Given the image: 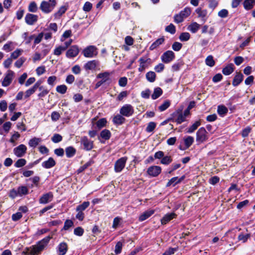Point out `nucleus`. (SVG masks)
Listing matches in <instances>:
<instances>
[{"label": "nucleus", "mask_w": 255, "mask_h": 255, "mask_svg": "<svg viewBox=\"0 0 255 255\" xmlns=\"http://www.w3.org/2000/svg\"><path fill=\"white\" fill-rule=\"evenodd\" d=\"M51 237L50 236H47L39 241L36 245L32 247L30 250V253L33 255H34V254H40L47 245Z\"/></svg>", "instance_id": "obj_1"}, {"label": "nucleus", "mask_w": 255, "mask_h": 255, "mask_svg": "<svg viewBox=\"0 0 255 255\" xmlns=\"http://www.w3.org/2000/svg\"><path fill=\"white\" fill-rule=\"evenodd\" d=\"M191 10L189 7H185L183 10L181 11L179 13L176 14L174 17V21L176 23H180L183 20L187 17L191 13Z\"/></svg>", "instance_id": "obj_2"}, {"label": "nucleus", "mask_w": 255, "mask_h": 255, "mask_svg": "<svg viewBox=\"0 0 255 255\" xmlns=\"http://www.w3.org/2000/svg\"><path fill=\"white\" fill-rule=\"evenodd\" d=\"M207 134L208 133L204 128H200L196 132V141L198 143H201L206 141L208 138Z\"/></svg>", "instance_id": "obj_3"}, {"label": "nucleus", "mask_w": 255, "mask_h": 255, "mask_svg": "<svg viewBox=\"0 0 255 255\" xmlns=\"http://www.w3.org/2000/svg\"><path fill=\"white\" fill-rule=\"evenodd\" d=\"M55 4L56 1L55 0H49V2L43 1L41 3L40 8L42 11L48 13L54 8Z\"/></svg>", "instance_id": "obj_4"}, {"label": "nucleus", "mask_w": 255, "mask_h": 255, "mask_svg": "<svg viewBox=\"0 0 255 255\" xmlns=\"http://www.w3.org/2000/svg\"><path fill=\"white\" fill-rule=\"evenodd\" d=\"M134 112L133 107L130 105H126L122 107L120 110V114L126 117L131 116Z\"/></svg>", "instance_id": "obj_5"}, {"label": "nucleus", "mask_w": 255, "mask_h": 255, "mask_svg": "<svg viewBox=\"0 0 255 255\" xmlns=\"http://www.w3.org/2000/svg\"><path fill=\"white\" fill-rule=\"evenodd\" d=\"M83 54L86 57H92L98 54L97 49L94 46H89L84 50Z\"/></svg>", "instance_id": "obj_6"}, {"label": "nucleus", "mask_w": 255, "mask_h": 255, "mask_svg": "<svg viewBox=\"0 0 255 255\" xmlns=\"http://www.w3.org/2000/svg\"><path fill=\"white\" fill-rule=\"evenodd\" d=\"M127 157H123L118 159L115 164V170L117 172H121L125 167Z\"/></svg>", "instance_id": "obj_7"}, {"label": "nucleus", "mask_w": 255, "mask_h": 255, "mask_svg": "<svg viewBox=\"0 0 255 255\" xmlns=\"http://www.w3.org/2000/svg\"><path fill=\"white\" fill-rule=\"evenodd\" d=\"M175 58L174 53L171 51L168 50L165 52L162 55L161 59L162 61L165 63H168L171 62Z\"/></svg>", "instance_id": "obj_8"}, {"label": "nucleus", "mask_w": 255, "mask_h": 255, "mask_svg": "<svg viewBox=\"0 0 255 255\" xmlns=\"http://www.w3.org/2000/svg\"><path fill=\"white\" fill-rule=\"evenodd\" d=\"M26 150V146L21 144L13 149V152L17 157H21L25 155Z\"/></svg>", "instance_id": "obj_9"}, {"label": "nucleus", "mask_w": 255, "mask_h": 255, "mask_svg": "<svg viewBox=\"0 0 255 255\" xmlns=\"http://www.w3.org/2000/svg\"><path fill=\"white\" fill-rule=\"evenodd\" d=\"M14 75V72L11 70L8 71L7 74L4 77L2 82V85L4 87H7L11 83L13 77Z\"/></svg>", "instance_id": "obj_10"}, {"label": "nucleus", "mask_w": 255, "mask_h": 255, "mask_svg": "<svg viewBox=\"0 0 255 255\" xmlns=\"http://www.w3.org/2000/svg\"><path fill=\"white\" fill-rule=\"evenodd\" d=\"M53 198V195L52 192H48L43 194L39 199L40 204H46L51 202Z\"/></svg>", "instance_id": "obj_11"}, {"label": "nucleus", "mask_w": 255, "mask_h": 255, "mask_svg": "<svg viewBox=\"0 0 255 255\" xmlns=\"http://www.w3.org/2000/svg\"><path fill=\"white\" fill-rule=\"evenodd\" d=\"M81 143L84 145V148L86 150H90L93 147V141L89 140L86 136L82 138Z\"/></svg>", "instance_id": "obj_12"}, {"label": "nucleus", "mask_w": 255, "mask_h": 255, "mask_svg": "<svg viewBox=\"0 0 255 255\" xmlns=\"http://www.w3.org/2000/svg\"><path fill=\"white\" fill-rule=\"evenodd\" d=\"M79 49L76 45L72 46L67 51L66 56L67 57H74L76 56L79 53Z\"/></svg>", "instance_id": "obj_13"}, {"label": "nucleus", "mask_w": 255, "mask_h": 255, "mask_svg": "<svg viewBox=\"0 0 255 255\" xmlns=\"http://www.w3.org/2000/svg\"><path fill=\"white\" fill-rule=\"evenodd\" d=\"M38 16L36 15L28 13L26 15L25 17V22L29 25L33 24L37 21Z\"/></svg>", "instance_id": "obj_14"}, {"label": "nucleus", "mask_w": 255, "mask_h": 255, "mask_svg": "<svg viewBox=\"0 0 255 255\" xmlns=\"http://www.w3.org/2000/svg\"><path fill=\"white\" fill-rule=\"evenodd\" d=\"M139 61L140 62V65H139V67L138 68V70L140 72H142L143 70H144V69L146 68H147L148 66V65H149L150 59L141 58Z\"/></svg>", "instance_id": "obj_15"}, {"label": "nucleus", "mask_w": 255, "mask_h": 255, "mask_svg": "<svg viewBox=\"0 0 255 255\" xmlns=\"http://www.w3.org/2000/svg\"><path fill=\"white\" fill-rule=\"evenodd\" d=\"M40 85V82H37L31 88L27 90L25 92V97L28 98L30 95L33 94L35 92V91L37 90V89L38 88H39L40 90H42V87H39Z\"/></svg>", "instance_id": "obj_16"}, {"label": "nucleus", "mask_w": 255, "mask_h": 255, "mask_svg": "<svg viewBox=\"0 0 255 255\" xmlns=\"http://www.w3.org/2000/svg\"><path fill=\"white\" fill-rule=\"evenodd\" d=\"M172 161V159L170 156H164V153L160 151V163L165 165H168Z\"/></svg>", "instance_id": "obj_17"}, {"label": "nucleus", "mask_w": 255, "mask_h": 255, "mask_svg": "<svg viewBox=\"0 0 255 255\" xmlns=\"http://www.w3.org/2000/svg\"><path fill=\"white\" fill-rule=\"evenodd\" d=\"M148 174L152 176H156L159 173V168L157 166L150 167L147 170Z\"/></svg>", "instance_id": "obj_18"}, {"label": "nucleus", "mask_w": 255, "mask_h": 255, "mask_svg": "<svg viewBox=\"0 0 255 255\" xmlns=\"http://www.w3.org/2000/svg\"><path fill=\"white\" fill-rule=\"evenodd\" d=\"M194 141V137L191 136H185L183 138L184 144L185 145L184 149L188 148L193 143Z\"/></svg>", "instance_id": "obj_19"}, {"label": "nucleus", "mask_w": 255, "mask_h": 255, "mask_svg": "<svg viewBox=\"0 0 255 255\" xmlns=\"http://www.w3.org/2000/svg\"><path fill=\"white\" fill-rule=\"evenodd\" d=\"M200 25L196 22H192L187 27V29L193 33L197 32L199 29Z\"/></svg>", "instance_id": "obj_20"}, {"label": "nucleus", "mask_w": 255, "mask_h": 255, "mask_svg": "<svg viewBox=\"0 0 255 255\" xmlns=\"http://www.w3.org/2000/svg\"><path fill=\"white\" fill-rule=\"evenodd\" d=\"M234 66L232 63L227 65L222 70L223 74L225 75H229L233 72Z\"/></svg>", "instance_id": "obj_21"}, {"label": "nucleus", "mask_w": 255, "mask_h": 255, "mask_svg": "<svg viewBox=\"0 0 255 255\" xmlns=\"http://www.w3.org/2000/svg\"><path fill=\"white\" fill-rule=\"evenodd\" d=\"M185 178V176H182L180 178H178L177 177H174L172 178L167 183V186L173 185L175 186L178 183L181 182L182 180Z\"/></svg>", "instance_id": "obj_22"}, {"label": "nucleus", "mask_w": 255, "mask_h": 255, "mask_svg": "<svg viewBox=\"0 0 255 255\" xmlns=\"http://www.w3.org/2000/svg\"><path fill=\"white\" fill-rule=\"evenodd\" d=\"M243 80V75L241 73H237L233 79L232 84L234 86H237L242 82Z\"/></svg>", "instance_id": "obj_23"}, {"label": "nucleus", "mask_w": 255, "mask_h": 255, "mask_svg": "<svg viewBox=\"0 0 255 255\" xmlns=\"http://www.w3.org/2000/svg\"><path fill=\"white\" fill-rule=\"evenodd\" d=\"M154 212L153 210H149L143 212L139 217V220L141 222L143 221L148 218Z\"/></svg>", "instance_id": "obj_24"}, {"label": "nucleus", "mask_w": 255, "mask_h": 255, "mask_svg": "<svg viewBox=\"0 0 255 255\" xmlns=\"http://www.w3.org/2000/svg\"><path fill=\"white\" fill-rule=\"evenodd\" d=\"M176 215L173 213L166 214L163 218L161 220L162 224H166L169 222L172 219L175 218Z\"/></svg>", "instance_id": "obj_25"}, {"label": "nucleus", "mask_w": 255, "mask_h": 255, "mask_svg": "<svg viewBox=\"0 0 255 255\" xmlns=\"http://www.w3.org/2000/svg\"><path fill=\"white\" fill-rule=\"evenodd\" d=\"M56 163L53 158L50 157L49 159L42 164L43 167L46 168H50L53 167L55 165Z\"/></svg>", "instance_id": "obj_26"}, {"label": "nucleus", "mask_w": 255, "mask_h": 255, "mask_svg": "<svg viewBox=\"0 0 255 255\" xmlns=\"http://www.w3.org/2000/svg\"><path fill=\"white\" fill-rule=\"evenodd\" d=\"M195 11L198 14V17L201 18L204 21L206 20L205 17L208 13L207 9H202L201 8L198 7L196 9Z\"/></svg>", "instance_id": "obj_27"}, {"label": "nucleus", "mask_w": 255, "mask_h": 255, "mask_svg": "<svg viewBox=\"0 0 255 255\" xmlns=\"http://www.w3.org/2000/svg\"><path fill=\"white\" fill-rule=\"evenodd\" d=\"M97 77L101 79V80L104 83L108 81L110 79V73L107 72L99 73Z\"/></svg>", "instance_id": "obj_28"}, {"label": "nucleus", "mask_w": 255, "mask_h": 255, "mask_svg": "<svg viewBox=\"0 0 255 255\" xmlns=\"http://www.w3.org/2000/svg\"><path fill=\"white\" fill-rule=\"evenodd\" d=\"M41 141L40 138L34 137L29 140L28 145L32 147H35Z\"/></svg>", "instance_id": "obj_29"}, {"label": "nucleus", "mask_w": 255, "mask_h": 255, "mask_svg": "<svg viewBox=\"0 0 255 255\" xmlns=\"http://www.w3.org/2000/svg\"><path fill=\"white\" fill-rule=\"evenodd\" d=\"M200 125L201 123L200 121H196L192 126L187 128V132L189 133L193 132Z\"/></svg>", "instance_id": "obj_30"}, {"label": "nucleus", "mask_w": 255, "mask_h": 255, "mask_svg": "<svg viewBox=\"0 0 255 255\" xmlns=\"http://www.w3.org/2000/svg\"><path fill=\"white\" fill-rule=\"evenodd\" d=\"M255 0H245L243 3L244 7L246 10L251 9L255 3Z\"/></svg>", "instance_id": "obj_31"}, {"label": "nucleus", "mask_w": 255, "mask_h": 255, "mask_svg": "<svg viewBox=\"0 0 255 255\" xmlns=\"http://www.w3.org/2000/svg\"><path fill=\"white\" fill-rule=\"evenodd\" d=\"M125 121V118L120 115L116 116L113 119L114 123L118 125H121L124 123Z\"/></svg>", "instance_id": "obj_32"}, {"label": "nucleus", "mask_w": 255, "mask_h": 255, "mask_svg": "<svg viewBox=\"0 0 255 255\" xmlns=\"http://www.w3.org/2000/svg\"><path fill=\"white\" fill-rule=\"evenodd\" d=\"M156 74L154 72L150 71L146 73V79L150 82H153L155 81Z\"/></svg>", "instance_id": "obj_33"}, {"label": "nucleus", "mask_w": 255, "mask_h": 255, "mask_svg": "<svg viewBox=\"0 0 255 255\" xmlns=\"http://www.w3.org/2000/svg\"><path fill=\"white\" fill-rule=\"evenodd\" d=\"M228 110L227 107L223 105H220L218 107L217 112L219 115L223 116L228 113Z\"/></svg>", "instance_id": "obj_34"}, {"label": "nucleus", "mask_w": 255, "mask_h": 255, "mask_svg": "<svg viewBox=\"0 0 255 255\" xmlns=\"http://www.w3.org/2000/svg\"><path fill=\"white\" fill-rule=\"evenodd\" d=\"M206 64L210 67H213L215 65V62L212 55H209L205 59Z\"/></svg>", "instance_id": "obj_35"}, {"label": "nucleus", "mask_w": 255, "mask_h": 255, "mask_svg": "<svg viewBox=\"0 0 255 255\" xmlns=\"http://www.w3.org/2000/svg\"><path fill=\"white\" fill-rule=\"evenodd\" d=\"M97 66V62L95 60H93L88 62L85 65V68L88 70H93Z\"/></svg>", "instance_id": "obj_36"}, {"label": "nucleus", "mask_w": 255, "mask_h": 255, "mask_svg": "<svg viewBox=\"0 0 255 255\" xmlns=\"http://www.w3.org/2000/svg\"><path fill=\"white\" fill-rule=\"evenodd\" d=\"M89 202H84L82 204L77 206L76 211L83 212V211L85 210L89 206Z\"/></svg>", "instance_id": "obj_37"}, {"label": "nucleus", "mask_w": 255, "mask_h": 255, "mask_svg": "<svg viewBox=\"0 0 255 255\" xmlns=\"http://www.w3.org/2000/svg\"><path fill=\"white\" fill-rule=\"evenodd\" d=\"M65 151L67 156L70 157L75 154L76 150L73 147L70 146L66 148Z\"/></svg>", "instance_id": "obj_38"}, {"label": "nucleus", "mask_w": 255, "mask_h": 255, "mask_svg": "<svg viewBox=\"0 0 255 255\" xmlns=\"http://www.w3.org/2000/svg\"><path fill=\"white\" fill-rule=\"evenodd\" d=\"M67 250V245L64 243H61L59 246V251L60 253L64 255L66 254Z\"/></svg>", "instance_id": "obj_39"}, {"label": "nucleus", "mask_w": 255, "mask_h": 255, "mask_svg": "<svg viewBox=\"0 0 255 255\" xmlns=\"http://www.w3.org/2000/svg\"><path fill=\"white\" fill-rule=\"evenodd\" d=\"M101 136L106 140L109 139L111 136V132L108 129H104L101 132Z\"/></svg>", "instance_id": "obj_40"}, {"label": "nucleus", "mask_w": 255, "mask_h": 255, "mask_svg": "<svg viewBox=\"0 0 255 255\" xmlns=\"http://www.w3.org/2000/svg\"><path fill=\"white\" fill-rule=\"evenodd\" d=\"M190 35L188 32H183L179 36V39L181 41H186L189 39Z\"/></svg>", "instance_id": "obj_41"}, {"label": "nucleus", "mask_w": 255, "mask_h": 255, "mask_svg": "<svg viewBox=\"0 0 255 255\" xmlns=\"http://www.w3.org/2000/svg\"><path fill=\"white\" fill-rule=\"evenodd\" d=\"M165 30L172 34H174L176 32V28L172 23H170L169 25L166 27Z\"/></svg>", "instance_id": "obj_42"}, {"label": "nucleus", "mask_w": 255, "mask_h": 255, "mask_svg": "<svg viewBox=\"0 0 255 255\" xmlns=\"http://www.w3.org/2000/svg\"><path fill=\"white\" fill-rule=\"evenodd\" d=\"M186 118L183 115V113H180L177 115V117L175 119V121L177 124H180L184 122Z\"/></svg>", "instance_id": "obj_43"}, {"label": "nucleus", "mask_w": 255, "mask_h": 255, "mask_svg": "<svg viewBox=\"0 0 255 255\" xmlns=\"http://www.w3.org/2000/svg\"><path fill=\"white\" fill-rule=\"evenodd\" d=\"M22 51V50L17 49L11 54L10 58L12 59H16L19 56H20L21 54Z\"/></svg>", "instance_id": "obj_44"}, {"label": "nucleus", "mask_w": 255, "mask_h": 255, "mask_svg": "<svg viewBox=\"0 0 255 255\" xmlns=\"http://www.w3.org/2000/svg\"><path fill=\"white\" fill-rule=\"evenodd\" d=\"M26 160L23 158L18 159L15 163L14 165L16 167H21L23 166L26 164Z\"/></svg>", "instance_id": "obj_45"}, {"label": "nucleus", "mask_w": 255, "mask_h": 255, "mask_svg": "<svg viewBox=\"0 0 255 255\" xmlns=\"http://www.w3.org/2000/svg\"><path fill=\"white\" fill-rule=\"evenodd\" d=\"M18 195L20 196H22L23 195H25L28 192L27 188L25 186H21L18 188Z\"/></svg>", "instance_id": "obj_46"}, {"label": "nucleus", "mask_w": 255, "mask_h": 255, "mask_svg": "<svg viewBox=\"0 0 255 255\" xmlns=\"http://www.w3.org/2000/svg\"><path fill=\"white\" fill-rule=\"evenodd\" d=\"M170 102L169 100H165L160 105V111H164L166 110L170 105Z\"/></svg>", "instance_id": "obj_47"}, {"label": "nucleus", "mask_w": 255, "mask_h": 255, "mask_svg": "<svg viewBox=\"0 0 255 255\" xmlns=\"http://www.w3.org/2000/svg\"><path fill=\"white\" fill-rule=\"evenodd\" d=\"M37 9V7L36 3L34 1L30 2L28 6V10L30 12H35Z\"/></svg>", "instance_id": "obj_48"}, {"label": "nucleus", "mask_w": 255, "mask_h": 255, "mask_svg": "<svg viewBox=\"0 0 255 255\" xmlns=\"http://www.w3.org/2000/svg\"><path fill=\"white\" fill-rule=\"evenodd\" d=\"M107 121L105 119H100L96 123L97 126L99 128H101L105 126Z\"/></svg>", "instance_id": "obj_49"}, {"label": "nucleus", "mask_w": 255, "mask_h": 255, "mask_svg": "<svg viewBox=\"0 0 255 255\" xmlns=\"http://www.w3.org/2000/svg\"><path fill=\"white\" fill-rule=\"evenodd\" d=\"M67 87L64 85L58 86L56 88L57 92L62 94L65 93Z\"/></svg>", "instance_id": "obj_50"}, {"label": "nucleus", "mask_w": 255, "mask_h": 255, "mask_svg": "<svg viewBox=\"0 0 255 255\" xmlns=\"http://www.w3.org/2000/svg\"><path fill=\"white\" fill-rule=\"evenodd\" d=\"M62 139V136L59 134H54L51 138L52 141L55 143L59 142L61 141Z\"/></svg>", "instance_id": "obj_51"}, {"label": "nucleus", "mask_w": 255, "mask_h": 255, "mask_svg": "<svg viewBox=\"0 0 255 255\" xmlns=\"http://www.w3.org/2000/svg\"><path fill=\"white\" fill-rule=\"evenodd\" d=\"M66 49V47H63L61 46H59L55 49L54 54L56 55L59 56L61 54L62 51L65 50Z\"/></svg>", "instance_id": "obj_52"}, {"label": "nucleus", "mask_w": 255, "mask_h": 255, "mask_svg": "<svg viewBox=\"0 0 255 255\" xmlns=\"http://www.w3.org/2000/svg\"><path fill=\"white\" fill-rule=\"evenodd\" d=\"M182 45L178 42H175L172 45V49L176 51H179L182 48Z\"/></svg>", "instance_id": "obj_53"}, {"label": "nucleus", "mask_w": 255, "mask_h": 255, "mask_svg": "<svg viewBox=\"0 0 255 255\" xmlns=\"http://www.w3.org/2000/svg\"><path fill=\"white\" fill-rule=\"evenodd\" d=\"M228 11L226 9H223L219 11L218 16L221 18H225L228 16Z\"/></svg>", "instance_id": "obj_54"}, {"label": "nucleus", "mask_w": 255, "mask_h": 255, "mask_svg": "<svg viewBox=\"0 0 255 255\" xmlns=\"http://www.w3.org/2000/svg\"><path fill=\"white\" fill-rule=\"evenodd\" d=\"M123 247V244L121 242H119L117 243L115 246V252L116 254H119L121 253L122 249Z\"/></svg>", "instance_id": "obj_55"}, {"label": "nucleus", "mask_w": 255, "mask_h": 255, "mask_svg": "<svg viewBox=\"0 0 255 255\" xmlns=\"http://www.w3.org/2000/svg\"><path fill=\"white\" fill-rule=\"evenodd\" d=\"M73 226V222L70 220H67L65 222L63 229L67 230L69 228Z\"/></svg>", "instance_id": "obj_56"}, {"label": "nucleus", "mask_w": 255, "mask_h": 255, "mask_svg": "<svg viewBox=\"0 0 255 255\" xmlns=\"http://www.w3.org/2000/svg\"><path fill=\"white\" fill-rule=\"evenodd\" d=\"M249 237L250 235L249 234H240L238 236V240L240 241H242L243 243H245Z\"/></svg>", "instance_id": "obj_57"}, {"label": "nucleus", "mask_w": 255, "mask_h": 255, "mask_svg": "<svg viewBox=\"0 0 255 255\" xmlns=\"http://www.w3.org/2000/svg\"><path fill=\"white\" fill-rule=\"evenodd\" d=\"M66 10V8L65 6H61L58 12L55 13L56 17H60L62 14L65 13Z\"/></svg>", "instance_id": "obj_58"}, {"label": "nucleus", "mask_w": 255, "mask_h": 255, "mask_svg": "<svg viewBox=\"0 0 255 255\" xmlns=\"http://www.w3.org/2000/svg\"><path fill=\"white\" fill-rule=\"evenodd\" d=\"M218 5V2L216 0H210L209 1V7L212 10L214 9Z\"/></svg>", "instance_id": "obj_59"}, {"label": "nucleus", "mask_w": 255, "mask_h": 255, "mask_svg": "<svg viewBox=\"0 0 255 255\" xmlns=\"http://www.w3.org/2000/svg\"><path fill=\"white\" fill-rule=\"evenodd\" d=\"M25 61V58H20L15 62L14 65L16 67L20 68L22 65Z\"/></svg>", "instance_id": "obj_60"}, {"label": "nucleus", "mask_w": 255, "mask_h": 255, "mask_svg": "<svg viewBox=\"0 0 255 255\" xmlns=\"http://www.w3.org/2000/svg\"><path fill=\"white\" fill-rule=\"evenodd\" d=\"M12 44V42H9L8 43L5 44V45H4V46L3 47V50H4V51H6L7 52H9V51H11L13 49V48H11Z\"/></svg>", "instance_id": "obj_61"}, {"label": "nucleus", "mask_w": 255, "mask_h": 255, "mask_svg": "<svg viewBox=\"0 0 255 255\" xmlns=\"http://www.w3.org/2000/svg\"><path fill=\"white\" fill-rule=\"evenodd\" d=\"M60 115L57 112H53L51 114V119L53 121H56L59 119Z\"/></svg>", "instance_id": "obj_62"}, {"label": "nucleus", "mask_w": 255, "mask_h": 255, "mask_svg": "<svg viewBox=\"0 0 255 255\" xmlns=\"http://www.w3.org/2000/svg\"><path fill=\"white\" fill-rule=\"evenodd\" d=\"M74 234L76 235L81 236L83 234L84 230L81 227H77L74 229Z\"/></svg>", "instance_id": "obj_63"}, {"label": "nucleus", "mask_w": 255, "mask_h": 255, "mask_svg": "<svg viewBox=\"0 0 255 255\" xmlns=\"http://www.w3.org/2000/svg\"><path fill=\"white\" fill-rule=\"evenodd\" d=\"M7 103L5 101L3 100L0 102V110L1 111H5L7 109Z\"/></svg>", "instance_id": "obj_64"}]
</instances>
